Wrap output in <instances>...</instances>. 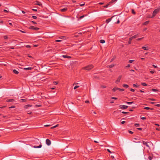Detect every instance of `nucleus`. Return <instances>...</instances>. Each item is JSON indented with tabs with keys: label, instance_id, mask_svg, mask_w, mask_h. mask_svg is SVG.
Instances as JSON below:
<instances>
[{
	"label": "nucleus",
	"instance_id": "nucleus-32",
	"mask_svg": "<svg viewBox=\"0 0 160 160\" xmlns=\"http://www.w3.org/2000/svg\"><path fill=\"white\" fill-rule=\"evenodd\" d=\"M144 109H145L148 110L150 109V108L149 107H145L144 108Z\"/></svg>",
	"mask_w": 160,
	"mask_h": 160
},
{
	"label": "nucleus",
	"instance_id": "nucleus-56",
	"mask_svg": "<svg viewBox=\"0 0 160 160\" xmlns=\"http://www.w3.org/2000/svg\"><path fill=\"white\" fill-rule=\"evenodd\" d=\"M56 128V127L55 126H53V127H52L51 128V129H53V128Z\"/></svg>",
	"mask_w": 160,
	"mask_h": 160
},
{
	"label": "nucleus",
	"instance_id": "nucleus-45",
	"mask_svg": "<svg viewBox=\"0 0 160 160\" xmlns=\"http://www.w3.org/2000/svg\"><path fill=\"white\" fill-rule=\"evenodd\" d=\"M152 90L153 91H157V90L156 89H152Z\"/></svg>",
	"mask_w": 160,
	"mask_h": 160
},
{
	"label": "nucleus",
	"instance_id": "nucleus-3",
	"mask_svg": "<svg viewBox=\"0 0 160 160\" xmlns=\"http://www.w3.org/2000/svg\"><path fill=\"white\" fill-rule=\"evenodd\" d=\"M29 28V29H32V30H38V29H39L36 27H35L34 26H30Z\"/></svg>",
	"mask_w": 160,
	"mask_h": 160
},
{
	"label": "nucleus",
	"instance_id": "nucleus-29",
	"mask_svg": "<svg viewBox=\"0 0 160 160\" xmlns=\"http://www.w3.org/2000/svg\"><path fill=\"white\" fill-rule=\"evenodd\" d=\"M142 84L144 86H146L147 85L146 84L144 83H142Z\"/></svg>",
	"mask_w": 160,
	"mask_h": 160
},
{
	"label": "nucleus",
	"instance_id": "nucleus-46",
	"mask_svg": "<svg viewBox=\"0 0 160 160\" xmlns=\"http://www.w3.org/2000/svg\"><path fill=\"white\" fill-rule=\"evenodd\" d=\"M15 108V106H11V108Z\"/></svg>",
	"mask_w": 160,
	"mask_h": 160
},
{
	"label": "nucleus",
	"instance_id": "nucleus-5",
	"mask_svg": "<svg viewBox=\"0 0 160 160\" xmlns=\"http://www.w3.org/2000/svg\"><path fill=\"white\" fill-rule=\"evenodd\" d=\"M119 107L121 109H125L127 108L128 107V106H125L124 105H121L119 106Z\"/></svg>",
	"mask_w": 160,
	"mask_h": 160
},
{
	"label": "nucleus",
	"instance_id": "nucleus-61",
	"mask_svg": "<svg viewBox=\"0 0 160 160\" xmlns=\"http://www.w3.org/2000/svg\"><path fill=\"white\" fill-rule=\"evenodd\" d=\"M153 66V67H154L155 68H157V66H156L155 65H152Z\"/></svg>",
	"mask_w": 160,
	"mask_h": 160
},
{
	"label": "nucleus",
	"instance_id": "nucleus-54",
	"mask_svg": "<svg viewBox=\"0 0 160 160\" xmlns=\"http://www.w3.org/2000/svg\"><path fill=\"white\" fill-rule=\"evenodd\" d=\"M122 113H124V114H126V113H128L127 112H122Z\"/></svg>",
	"mask_w": 160,
	"mask_h": 160
},
{
	"label": "nucleus",
	"instance_id": "nucleus-6",
	"mask_svg": "<svg viewBox=\"0 0 160 160\" xmlns=\"http://www.w3.org/2000/svg\"><path fill=\"white\" fill-rule=\"evenodd\" d=\"M122 77L121 76H119L118 78V79L115 82L116 83H118L119 82Z\"/></svg>",
	"mask_w": 160,
	"mask_h": 160
},
{
	"label": "nucleus",
	"instance_id": "nucleus-17",
	"mask_svg": "<svg viewBox=\"0 0 160 160\" xmlns=\"http://www.w3.org/2000/svg\"><path fill=\"white\" fill-rule=\"evenodd\" d=\"M62 57H63L64 58H71V57L70 56H67L65 55H63L62 56Z\"/></svg>",
	"mask_w": 160,
	"mask_h": 160
},
{
	"label": "nucleus",
	"instance_id": "nucleus-41",
	"mask_svg": "<svg viewBox=\"0 0 160 160\" xmlns=\"http://www.w3.org/2000/svg\"><path fill=\"white\" fill-rule=\"evenodd\" d=\"M55 41L56 42H60L61 41V40H57Z\"/></svg>",
	"mask_w": 160,
	"mask_h": 160
},
{
	"label": "nucleus",
	"instance_id": "nucleus-7",
	"mask_svg": "<svg viewBox=\"0 0 160 160\" xmlns=\"http://www.w3.org/2000/svg\"><path fill=\"white\" fill-rule=\"evenodd\" d=\"M68 9L67 8H63L60 9V10L62 12H65Z\"/></svg>",
	"mask_w": 160,
	"mask_h": 160
},
{
	"label": "nucleus",
	"instance_id": "nucleus-24",
	"mask_svg": "<svg viewBox=\"0 0 160 160\" xmlns=\"http://www.w3.org/2000/svg\"><path fill=\"white\" fill-rule=\"evenodd\" d=\"M133 102H127L126 103L128 104H132Z\"/></svg>",
	"mask_w": 160,
	"mask_h": 160
},
{
	"label": "nucleus",
	"instance_id": "nucleus-49",
	"mask_svg": "<svg viewBox=\"0 0 160 160\" xmlns=\"http://www.w3.org/2000/svg\"><path fill=\"white\" fill-rule=\"evenodd\" d=\"M53 83H54V84H55V85H56L57 84H58V82H54Z\"/></svg>",
	"mask_w": 160,
	"mask_h": 160
},
{
	"label": "nucleus",
	"instance_id": "nucleus-51",
	"mask_svg": "<svg viewBox=\"0 0 160 160\" xmlns=\"http://www.w3.org/2000/svg\"><path fill=\"white\" fill-rule=\"evenodd\" d=\"M133 86L135 87H137L138 86L136 84H133Z\"/></svg>",
	"mask_w": 160,
	"mask_h": 160
},
{
	"label": "nucleus",
	"instance_id": "nucleus-60",
	"mask_svg": "<svg viewBox=\"0 0 160 160\" xmlns=\"http://www.w3.org/2000/svg\"><path fill=\"white\" fill-rule=\"evenodd\" d=\"M99 4H100V5H102V4H103V2H99Z\"/></svg>",
	"mask_w": 160,
	"mask_h": 160
},
{
	"label": "nucleus",
	"instance_id": "nucleus-38",
	"mask_svg": "<svg viewBox=\"0 0 160 160\" xmlns=\"http://www.w3.org/2000/svg\"><path fill=\"white\" fill-rule=\"evenodd\" d=\"M101 87H102V88H105L106 87L105 86H104V85L101 86Z\"/></svg>",
	"mask_w": 160,
	"mask_h": 160
},
{
	"label": "nucleus",
	"instance_id": "nucleus-52",
	"mask_svg": "<svg viewBox=\"0 0 160 160\" xmlns=\"http://www.w3.org/2000/svg\"><path fill=\"white\" fill-rule=\"evenodd\" d=\"M32 10L33 11H37V10L36 9H32Z\"/></svg>",
	"mask_w": 160,
	"mask_h": 160
},
{
	"label": "nucleus",
	"instance_id": "nucleus-39",
	"mask_svg": "<svg viewBox=\"0 0 160 160\" xmlns=\"http://www.w3.org/2000/svg\"><path fill=\"white\" fill-rule=\"evenodd\" d=\"M4 38L6 39L8 38V37L6 36H4Z\"/></svg>",
	"mask_w": 160,
	"mask_h": 160
},
{
	"label": "nucleus",
	"instance_id": "nucleus-22",
	"mask_svg": "<svg viewBox=\"0 0 160 160\" xmlns=\"http://www.w3.org/2000/svg\"><path fill=\"white\" fill-rule=\"evenodd\" d=\"M132 40V38H130L129 39V41L128 42V43L129 44H130L131 43V40Z\"/></svg>",
	"mask_w": 160,
	"mask_h": 160
},
{
	"label": "nucleus",
	"instance_id": "nucleus-18",
	"mask_svg": "<svg viewBox=\"0 0 160 160\" xmlns=\"http://www.w3.org/2000/svg\"><path fill=\"white\" fill-rule=\"evenodd\" d=\"M100 42L102 43H104L105 42V41L104 40H101L100 41Z\"/></svg>",
	"mask_w": 160,
	"mask_h": 160
},
{
	"label": "nucleus",
	"instance_id": "nucleus-27",
	"mask_svg": "<svg viewBox=\"0 0 160 160\" xmlns=\"http://www.w3.org/2000/svg\"><path fill=\"white\" fill-rule=\"evenodd\" d=\"M90 28V29H88V30H92L93 29V27H91L89 28Z\"/></svg>",
	"mask_w": 160,
	"mask_h": 160
},
{
	"label": "nucleus",
	"instance_id": "nucleus-15",
	"mask_svg": "<svg viewBox=\"0 0 160 160\" xmlns=\"http://www.w3.org/2000/svg\"><path fill=\"white\" fill-rule=\"evenodd\" d=\"M114 65H115L114 64H112L111 65L108 66H107V67L109 68H111L113 67H114Z\"/></svg>",
	"mask_w": 160,
	"mask_h": 160
},
{
	"label": "nucleus",
	"instance_id": "nucleus-10",
	"mask_svg": "<svg viewBox=\"0 0 160 160\" xmlns=\"http://www.w3.org/2000/svg\"><path fill=\"white\" fill-rule=\"evenodd\" d=\"M111 4V2H109L107 4L103 6V7L105 8H107L108 6Z\"/></svg>",
	"mask_w": 160,
	"mask_h": 160
},
{
	"label": "nucleus",
	"instance_id": "nucleus-63",
	"mask_svg": "<svg viewBox=\"0 0 160 160\" xmlns=\"http://www.w3.org/2000/svg\"><path fill=\"white\" fill-rule=\"evenodd\" d=\"M137 129H138V130H142V128H138Z\"/></svg>",
	"mask_w": 160,
	"mask_h": 160
},
{
	"label": "nucleus",
	"instance_id": "nucleus-28",
	"mask_svg": "<svg viewBox=\"0 0 160 160\" xmlns=\"http://www.w3.org/2000/svg\"><path fill=\"white\" fill-rule=\"evenodd\" d=\"M135 126L136 127H138L139 126V125L138 124V123H136V124H135Z\"/></svg>",
	"mask_w": 160,
	"mask_h": 160
},
{
	"label": "nucleus",
	"instance_id": "nucleus-25",
	"mask_svg": "<svg viewBox=\"0 0 160 160\" xmlns=\"http://www.w3.org/2000/svg\"><path fill=\"white\" fill-rule=\"evenodd\" d=\"M132 13H133L134 14H135V12L133 9H132Z\"/></svg>",
	"mask_w": 160,
	"mask_h": 160
},
{
	"label": "nucleus",
	"instance_id": "nucleus-47",
	"mask_svg": "<svg viewBox=\"0 0 160 160\" xmlns=\"http://www.w3.org/2000/svg\"><path fill=\"white\" fill-rule=\"evenodd\" d=\"M84 3H83V4H80V6H84Z\"/></svg>",
	"mask_w": 160,
	"mask_h": 160
},
{
	"label": "nucleus",
	"instance_id": "nucleus-26",
	"mask_svg": "<svg viewBox=\"0 0 160 160\" xmlns=\"http://www.w3.org/2000/svg\"><path fill=\"white\" fill-rule=\"evenodd\" d=\"M78 87H79V86H76L74 88V89H76V88H78Z\"/></svg>",
	"mask_w": 160,
	"mask_h": 160
},
{
	"label": "nucleus",
	"instance_id": "nucleus-4",
	"mask_svg": "<svg viewBox=\"0 0 160 160\" xmlns=\"http://www.w3.org/2000/svg\"><path fill=\"white\" fill-rule=\"evenodd\" d=\"M46 143L49 146L51 144V142L49 139H47L46 140Z\"/></svg>",
	"mask_w": 160,
	"mask_h": 160
},
{
	"label": "nucleus",
	"instance_id": "nucleus-13",
	"mask_svg": "<svg viewBox=\"0 0 160 160\" xmlns=\"http://www.w3.org/2000/svg\"><path fill=\"white\" fill-rule=\"evenodd\" d=\"M112 18H108L106 20V22L107 23H109L111 20Z\"/></svg>",
	"mask_w": 160,
	"mask_h": 160
},
{
	"label": "nucleus",
	"instance_id": "nucleus-9",
	"mask_svg": "<svg viewBox=\"0 0 160 160\" xmlns=\"http://www.w3.org/2000/svg\"><path fill=\"white\" fill-rule=\"evenodd\" d=\"M147 142H145L144 141H143V143L144 145H145L147 147H149V145L148 144V143Z\"/></svg>",
	"mask_w": 160,
	"mask_h": 160
},
{
	"label": "nucleus",
	"instance_id": "nucleus-57",
	"mask_svg": "<svg viewBox=\"0 0 160 160\" xmlns=\"http://www.w3.org/2000/svg\"><path fill=\"white\" fill-rule=\"evenodd\" d=\"M112 99H117V98H114V97H112V98H111Z\"/></svg>",
	"mask_w": 160,
	"mask_h": 160
},
{
	"label": "nucleus",
	"instance_id": "nucleus-34",
	"mask_svg": "<svg viewBox=\"0 0 160 160\" xmlns=\"http://www.w3.org/2000/svg\"><path fill=\"white\" fill-rule=\"evenodd\" d=\"M117 88H113V89L112 90H113L114 92H115L116 90H117V89H116Z\"/></svg>",
	"mask_w": 160,
	"mask_h": 160
},
{
	"label": "nucleus",
	"instance_id": "nucleus-35",
	"mask_svg": "<svg viewBox=\"0 0 160 160\" xmlns=\"http://www.w3.org/2000/svg\"><path fill=\"white\" fill-rule=\"evenodd\" d=\"M107 150L109 153H112V152L109 149H107Z\"/></svg>",
	"mask_w": 160,
	"mask_h": 160
},
{
	"label": "nucleus",
	"instance_id": "nucleus-16",
	"mask_svg": "<svg viewBox=\"0 0 160 160\" xmlns=\"http://www.w3.org/2000/svg\"><path fill=\"white\" fill-rule=\"evenodd\" d=\"M32 69V68H24V69L27 70H30Z\"/></svg>",
	"mask_w": 160,
	"mask_h": 160
},
{
	"label": "nucleus",
	"instance_id": "nucleus-33",
	"mask_svg": "<svg viewBox=\"0 0 160 160\" xmlns=\"http://www.w3.org/2000/svg\"><path fill=\"white\" fill-rule=\"evenodd\" d=\"M148 158L150 160H151L152 159V158L151 156H149L148 157Z\"/></svg>",
	"mask_w": 160,
	"mask_h": 160
},
{
	"label": "nucleus",
	"instance_id": "nucleus-8",
	"mask_svg": "<svg viewBox=\"0 0 160 160\" xmlns=\"http://www.w3.org/2000/svg\"><path fill=\"white\" fill-rule=\"evenodd\" d=\"M42 146V145L40 144L38 146H34L33 147L34 148H41Z\"/></svg>",
	"mask_w": 160,
	"mask_h": 160
},
{
	"label": "nucleus",
	"instance_id": "nucleus-30",
	"mask_svg": "<svg viewBox=\"0 0 160 160\" xmlns=\"http://www.w3.org/2000/svg\"><path fill=\"white\" fill-rule=\"evenodd\" d=\"M116 89L119 90L120 91H124V89H120L119 88H117Z\"/></svg>",
	"mask_w": 160,
	"mask_h": 160
},
{
	"label": "nucleus",
	"instance_id": "nucleus-64",
	"mask_svg": "<svg viewBox=\"0 0 160 160\" xmlns=\"http://www.w3.org/2000/svg\"><path fill=\"white\" fill-rule=\"evenodd\" d=\"M130 67V65L129 64H128L127 66L126 67L129 68Z\"/></svg>",
	"mask_w": 160,
	"mask_h": 160
},
{
	"label": "nucleus",
	"instance_id": "nucleus-50",
	"mask_svg": "<svg viewBox=\"0 0 160 160\" xmlns=\"http://www.w3.org/2000/svg\"><path fill=\"white\" fill-rule=\"evenodd\" d=\"M125 122L124 121H123L121 122V123L122 124H123L125 123Z\"/></svg>",
	"mask_w": 160,
	"mask_h": 160
},
{
	"label": "nucleus",
	"instance_id": "nucleus-37",
	"mask_svg": "<svg viewBox=\"0 0 160 160\" xmlns=\"http://www.w3.org/2000/svg\"><path fill=\"white\" fill-rule=\"evenodd\" d=\"M134 61V60H130L129 61V63H132L133 61Z\"/></svg>",
	"mask_w": 160,
	"mask_h": 160
},
{
	"label": "nucleus",
	"instance_id": "nucleus-19",
	"mask_svg": "<svg viewBox=\"0 0 160 160\" xmlns=\"http://www.w3.org/2000/svg\"><path fill=\"white\" fill-rule=\"evenodd\" d=\"M123 86L126 88H128L129 87V86L126 84H123Z\"/></svg>",
	"mask_w": 160,
	"mask_h": 160
},
{
	"label": "nucleus",
	"instance_id": "nucleus-1",
	"mask_svg": "<svg viewBox=\"0 0 160 160\" xmlns=\"http://www.w3.org/2000/svg\"><path fill=\"white\" fill-rule=\"evenodd\" d=\"M160 11V8H158L155 9L152 12V16H149L148 17L149 18H153Z\"/></svg>",
	"mask_w": 160,
	"mask_h": 160
},
{
	"label": "nucleus",
	"instance_id": "nucleus-36",
	"mask_svg": "<svg viewBox=\"0 0 160 160\" xmlns=\"http://www.w3.org/2000/svg\"><path fill=\"white\" fill-rule=\"evenodd\" d=\"M136 38V35H134V36H133V37H131V38H132V39L133 38Z\"/></svg>",
	"mask_w": 160,
	"mask_h": 160
},
{
	"label": "nucleus",
	"instance_id": "nucleus-55",
	"mask_svg": "<svg viewBox=\"0 0 160 160\" xmlns=\"http://www.w3.org/2000/svg\"><path fill=\"white\" fill-rule=\"evenodd\" d=\"M155 106H157V107H160V104H158L156 105Z\"/></svg>",
	"mask_w": 160,
	"mask_h": 160
},
{
	"label": "nucleus",
	"instance_id": "nucleus-58",
	"mask_svg": "<svg viewBox=\"0 0 160 160\" xmlns=\"http://www.w3.org/2000/svg\"><path fill=\"white\" fill-rule=\"evenodd\" d=\"M141 119H143V120L145 119H146V118H145V117H142V118H141Z\"/></svg>",
	"mask_w": 160,
	"mask_h": 160
},
{
	"label": "nucleus",
	"instance_id": "nucleus-40",
	"mask_svg": "<svg viewBox=\"0 0 160 160\" xmlns=\"http://www.w3.org/2000/svg\"><path fill=\"white\" fill-rule=\"evenodd\" d=\"M36 4L39 6L41 5V4L39 2H38V3Z\"/></svg>",
	"mask_w": 160,
	"mask_h": 160
},
{
	"label": "nucleus",
	"instance_id": "nucleus-11",
	"mask_svg": "<svg viewBox=\"0 0 160 160\" xmlns=\"http://www.w3.org/2000/svg\"><path fill=\"white\" fill-rule=\"evenodd\" d=\"M31 106L32 105L28 104L25 106L24 107L25 109H27L28 107Z\"/></svg>",
	"mask_w": 160,
	"mask_h": 160
},
{
	"label": "nucleus",
	"instance_id": "nucleus-62",
	"mask_svg": "<svg viewBox=\"0 0 160 160\" xmlns=\"http://www.w3.org/2000/svg\"><path fill=\"white\" fill-rule=\"evenodd\" d=\"M21 101H22V102H24V101H25V100L24 99H21Z\"/></svg>",
	"mask_w": 160,
	"mask_h": 160
},
{
	"label": "nucleus",
	"instance_id": "nucleus-48",
	"mask_svg": "<svg viewBox=\"0 0 160 160\" xmlns=\"http://www.w3.org/2000/svg\"><path fill=\"white\" fill-rule=\"evenodd\" d=\"M84 17V16H81L80 18V19H82V18H83V17Z\"/></svg>",
	"mask_w": 160,
	"mask_h": 160
},
{
	"label": "nucleus",
	"instance_id": "nucleus-14",
	"mask_svg": "<svg viewBox=\"0 0 160 160\" xmlns=\"http://www.w3.org/2000/svg\"><path fill=\"white\" fill-rule=\"evenodd\" d=\"M142 48L146 50H148V47H142Z\"/></svg>",
	"mask_w": 160,
	"mask_h": 160
},
{
	"label": "nucleus",
	"instance_id": "nucleus-44",
	"mask_svg": "<svg viewBox=\"0 0 160 160\" xmlns=\"http://www.w3.org/2000/svg\"><path fill=\"white\" fill-rule=\"evenodd\" d=\"M3 11L5 12H8L5 9H4L3 10Z\"/></svg>",
	"mask_w": 160,
	"mask_h": 160
},
{
	"label": "nucleus",
	"instance_id": "nucleus-21",
	"mask_svg": "<svg viewBox=\"0 0 160 160\" xmlns=\"http://www.w3.org/2000/svg\"><path fill=\"white\" fill-rule=\"evenodd\" d=\"M149 21H147L145 22H144L143 23V25H146L149 23Z\"/></svg>",
	"mask_w": 160,
	"mask_h": 160
},
{
	"label": "nucleus",
	"instance_id": "nucleus-53",
	"mask_svg": "<svg viewBox=\"0 0 160 160\" xmlns=\"http://www.w3.org/2000/svg\"><path fill=\"white\" fill-rule=\"evenodd\" d=\"M129 132L130 133H131V134H132L133 133V132H132L131 131H129Z\"/></svg>",
	"mask_w": 160,
	"mask_h": 160
},
{
	"label": "nucleus",
	"instance_id": "nucleus-42",
	"mask_svg": "<svg viewBox=\"0 0 160 160\" xmlns=\"http://www.w3.org/2000/svg\"><path fill=\"white\" fill-rule=\"evenodd\" d=\"M51 126L50 125H45L44 126L47 127H48V126Z\"/></svg>",
	"mask_w": 160,
	"mask_h": 160
},
{
	"label": "nucleus",
	"instance_id": "nucleus-59",
	"mask_svg": "<svg viewBox=\"0 0 160 160\" xmlns=\"http://www.w3.org/2000/svg\"><path fill=\"white\" fill-rule=\"evenodd\" d=\"M131 91H132V92H134V90L133 89H131V90H130Z\"/></svg>",
	"mask_w": 160,
	"mask_h": 160
},
{
	"label": "nucleus",
	"instance_id": "nucleus-23",
	"mask_svg": "<svg viewBox=\"0 0 160 160\" xmlns=\"http://www.w3.org/2000/svg\"><path fill=\"white\" fill-rule=\"evenodd\" d=\"M116 58V56H114L113 58L111 59L110 62H112Z\"/></svg>",
	"mask_w": 160,
	"mask_h": 160
},
{
	"label": "nucleus",
	"instance_id": "nucleus-31",
	"mask_svg": "<svg viewBox=\"0 0 160 160\" xmlns=\"http://www.w3.org/2000/svg\"><path fill=\"white\" fill-rule=\"evenodd\" d=\"M32 18L34 19H36L37 18V17L35 16H32Z\"/></svg>",
	"mask_w": 160,
	"mask_h": 160
},
{
	"label": "nucleus",
	"instance_id": "nucleus-2",
	"mask_svg": "<svg viewBox=\"0 0 160 160\" xmlns=\"http://www.w3.org/2000/svg\"><path fill=\"white\" fill-rule=\"evenodd\" d=\"M93 67L92 65H90L83 68V69L87 70H90Z\"/></svg>",
	"mask_w": 160,
	"mask_h": 160
},
{
	"label": "nucleus",
	"instance_id": "nucleus-20",
	"mask_svg": "<svg viewBox=\"0 0 160 160\" xmlns=\"http://www.w3.org/2000/svg\"><path fill=\"white\" fill-rule=\"evenodd\" d=\"M117 0H112V1H111L110 2H111V3H113L114 2H116L117 1Z\"/></svg>",
	"mask_w": 160,
	"mask_h": 160
},
{
	"label": "nucleus",
	"instance_id": "nucleus-43",
	"mask_svg": "<svg viewBox=\"0 0 160 160\" xmlns=\"http://www.w3.org/2000/svg\"><path fill=\"white\" fill-rule=\"evenodd\" d=\"M85 102L86 103H89V101L88 100H87L85 101Z\"/></svg>",
	"mask_w": 160,
	"mask_h": 160
},
{
	"label": "nucleus",
	"instance_id": "nucleus-12",
	"mask_svg": "<svg viewBox=\"0 0 160 160\" xmlns=\"http://www.w3.org/2000/svg\"><path fill=\"white\" fill-rule=\"evenodd\" d=\"M13 72L15 74H18V71L15 69H13Z\"/></svg>",
	"mask_w": 160,
	"mask_h": 160
}]
</instances>
